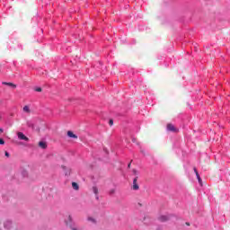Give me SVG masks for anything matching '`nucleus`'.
Returning a JSON list of instances; mask_svg holds the SVG:
<instances>
[{
    "label": "nucleus",
    "instance_id": "obj_24",
    "mask_svg": "<svg viewBox=\"0 0 230 230\" xmlns=\"http://www.w3.org/2000/svg\"><path fill=\"white\" fill-rule=\"evenodd\" d=\"M130 166H131V164L129 163V164H128V168H130Z\"/></svg>",
    "mask_w": 230,
    "mask_h": 230
},
{
    "label": "nucleus",
    "instance_id": "obj_4",
    "mask_svg": "<svg viewBox=\"0 0 230 230\" xmlns=\"http://www.w3.org/2000/svg\"><path fill=\"white\" fill-rule=\"evenodd\" d=\"M4 227L5 229H10L12 227V221L10 220L4 221Z\"/></svg>",
    "mask_w": 230,
    "mask_h": 230
},
{
    "label": "nucleus",
    "instance_id": "obj_15",
    "mask_svg": "<svg viewBox=\"0 0 230 230\" xmlns=\"http://www.w3.org/2000/svg\"><path fill=\"white\" fill-rule=\"evenodd\" d=\"M35 91H36L37 93H42V88L38 87V88L35 89Z\"/></svg>",
    "mask_w": 230,
    "mask_h": 230
},
{
    "label": "nucleus",
    "instance_id": "obj_6",
    "mask_svg": "<svg viewBox=\"0 0 230 230\" xmlns=\"http://www.w3.org/2000/svg\"><path fill=\"white\" fill-rule=\"evenodd\" d=\"M39 147L45 150V148H48V144H46V142H44V141H40L39 142Z\"/></svg>",
    "mask_w": 230,
    "mask_h": 230
},
{
    "label": "nucleus",
    "instance_id": "obj_18",
    "mask_svg": "<svg viewBox=\"0 0 230 230\" xmlns=\"http://www.w3.org/2000/svg\"><path fill=\"white\" fill-rule=\"evenodd\" d=\"M0 145H4V140L3 138H0Z\"/></svg>",
    "mask_w": 230,
    "mask_h": 230
},
{
    "label": "nucleus",
    "instance_id": "obj_12",
    "mask_svg": "<svg viewBox=\"0 0 230 230\" xmlns=\"http://www.w3.org/2000/svg\"><path fill=\"white\" fill-rule=\"evenodd\" d=\"M69 222H66V226H70L71 222H73V217L71 216H68Z\"/></svg>",
    "mask_w": 230,
    "mask_h": 230
},
{
    "label": "nucleus",
    "instance_id": "obj_21",
    "mask_svg": "<svg viewBox=\"0 0 230 230\" xmlns=\"http://www.w3.org/2000/svg\"><path fill=\"white\" fill-rule=\"evenodd\" d=\"M194 172L196 173V175H197V173H199V171H197L196 167H194Z\"/></svg>",
    "mask_w": 230,
    "mask_h": 230
},
{
    "label": "nucleus",
    "instance_id": "obj_7",
    "mask_svg": "<svg viewBox=\"0 0 230 230\" xmlns=\"http://www.w3.org/2000/svg\"><path fill=\"white\" fill-rule=\"evenodd\" d=\"M67 136H68V137H73L74 139H78V136L75 135V133H73V131H68Z\"/></svg>",
    "mask_w": 230,
    "mask_h": 230
},
{
    "label": "nucleus",
    "instance_id": "obj_3",
    "mask_svg": "<svg viewBox=\"0 0 230 230\" xmlns=\"http://www.w3.org/2000/svg\"><path fill=\"white\" fill-rule=\"evenodd\" d=\"M167 130H169V132H177V128H175L173 124H167Z\"/></svg>",
    "mask_w": 230,
    "mask_h": 230
},
{
    "label": "nucleus",
    "instance_id": "obj_20",
    "mask_svg": "<svg viewBox=\"0 0 230 230\" xmlns=\"http://www.w3.org/2000/svg\"><path fill=\"white\" fill-rule=\"evenodd\" d=\"M3 132H4V129H3L2 128H0V136H1V134H3Z\"/></svg>",
    "mask_w": 230,
    "mask_h": 230
},
{
    "label": "nucleus",
    "instance_id": "obj_1",
    "mask_svg": "<svg viewBox=\"0 0 230 230\" xmlns=\"http://www.w3.org/2000/svg\"><path fill=\"white\" fill-rule=\"evenodd\" d=\"M17 137H18V139H20L21 141H30V138L26 137L22 132H18Z\"/></svg>",
    "mask_w": 230,
    "mask_h": 230
},
{
    "label": "nucleus",
    "instance_id": "obj_11",
    "mask_svg": "<svg viewBox=\"0 0 230 230\" xmlns=\"http://www.w3.org/2000/svg\"><path fill=\"white\" fill-rule=\"evenodd\" d=\"M196 176H197V179H198L200 186H202V179L200 178V174L197 173Z\"/></svg>",
    "mask_w": 230,
    "mask_h": 230
},
{
    "label": "nucleus",
    "instance_id": "obj_19",
    "mask_svg": "<svg viewBox=\"0 0 230 230\" xmlns=\"http://www.w3.org/2000/svg\"><path fill=\"white\" fill-rule=\"evenodd\" d=\"M5 157H10V153L5 151Z\"/></svg>",
    "mask_w": 230,
    "mask_h": 230
},
{
    "label": "nucleus",
    "instance_id": "obj_10",
    "mask_svg": "<svg viewBox=\"0 0 230 230\" xmlns=\"http://www.w3.org/2000/svg\"><path fill=\"white\" fill-rule=\"evenodd\" d=\"M72 188L75 190H79V186H78V183L76 182H72Z\"/></svg>",
    "mask_w": 230,
    "mask_h": 230
},
{
    "label": "nucleus",
    "instance_id": "obj_22",
    "mask_svg": "<svg viewBox=\"0 0 230 230\" xmlns=\"http://www.w3.org/2000/svg\"><path fill=\"white\" fill-rule=\"evenodd\" d=\"M27 125H29V127H33V124H31L30 122H27Z\"/></svg>",
    "mask_w": 230,
    "mask_h": 230
},
{
    "label": "nucleus",
    "instance_id": "obj_9",
    "mask_svg": "<svg viewBox=\"0 0 230 230\" xmlns=\"http://www.w3.org/2000/svg\"><path fill=\"white\" fill-rule=\"evenodd\" d=\"M23 112H26L27 114H30V112H31V110H30V106L25 105L23 107Z\"/></svg>",
    "mask_w": 230,
    "mask_h": 230
},
{
    "label": "nucleus",
    "instance_id": "obj_23",
    "mask_svg": "<svg viewBox=\"0 0 230 230\" xmlns=\"http://www.w3.org/2000/svg\"><path fill=\"white\" fill-rule=\"evenodd\" d=\"M133 173H135V175L137 173V171H136V169H133Z\"/></svg>",
    "mask_w": 230,
    "mask_h": 230
},
{
    "label": "nucleus",
    "instance_id": "obj_13",
    "mask_svg": "<svg viewBox=\"0 0 230 230\" xmlns=\"http://www.w3.org/2000/svg\"><path fill=\"white\" fill-rule=\"evenodd\" d=\"M93 191L95 193V195H98V188L93 187Z\"/></svg>",
    "mask_w": 230,
    "mask_h": 230
},
{
    "label": "nucleus",
    "instance_id": "obj_2",
    "mask_svg": "<svg viewBox=\"0 0 230 230\" xmlns=\"http://www.w3.org/2000/svg\"><path fill=\"white\" fill-rule=\"evenodd\" d=\"M132 189H133L134 190H139V185L137 184V177L134 178V180H133V186H132Z\"/></svg>",
    "mask_w": 230,
    "mask_h": 230
},
{
    "label": "nucleus",
    "instance_id": "obj_14",
    "mask_svg": "<svg viewBox=\"0 0 230 230\" xmlns=\"http://www.w3.org/2000/svg\"><path fill=\"white\" fill-rule=\"evenodd\" d=\"M23 177H28V171H22Z\"/></svg>",
    "mask_w": 230,
    "mask_h": 230
},
{
    "label": "nucleus",
    "instance_id": "obj_8",
    "mask_svg": "<svg viewBox=\"0 0 230 230\" xmlns=\"http://www.w3.org/2000/svg\"><path fill=\"white\" fill-rule=\"evenodd\" d=\"M4 85H8L9 87H13V89H15L17 87V85L13 83H6V82H4L3 83Z\"/></svg>",
    "mask_w": 230,
    "mask_h": 230
},
{
    "label": "nucleus",
    "instance_id": "obj_17",
    "mask_svg": "<svg viewBox=\"0 0 230 230\" xmlns=\"http://www.w3.org/2000/svg\"><path fill=\"white\" fill-rule=\"evenodd\" d=\"M88 220H89V222H96V220H94V218L93 217H88Z\"/></svg>",
    "mask_w": 230,
    "mask_h": 230
},
{
    "label": "nucleus",
    "instance_id": "obj_16",
    "mask_svg": "<svg viewBox=\"0 0 230 230\" xmlns=\"http://www.w3.org/2000/svg\"><path fill=\"white\" fill-rule=\"evenodd\" d=\"M109 125H110V127H112V126L114 125V120L110 119V121H109Z\"/></svg>",
    "mask_w": 230,
    "mask_h": 230
},
{
    "label": "nucleus",
    "instance_id": "obj_5",
    "mask_svg": "<svg viewBox=\"0 0 230 230\" xmlns=\"http://www.w3.org/2000/svg\"><path fill=\"white\" fill-rule=\"evenodd\" d=\"M159 222H168L170 220V217L168 216H160L158 217Z\"/></svg>",
    "mask_w": 230,
    "mask_h": 230
}]
</instances>
